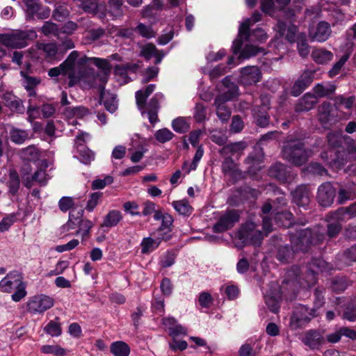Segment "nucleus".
<instances>
[{"label":"nucleus","instance_id":"f257e3e1","mask_svg":"<svg viewBox=\"0 0 356 356\" xmlns=\"http://www.w3.org/2000/svg\"><path fill=\"white\" fill-rule=\"evenodd\" d=\"M222 86L221 93L215 100L216 114L222 122H227L231 116V110L226 105V102L238 97V87L231 81L229 76H226L222 80Z\"/></svg>","mask_w":356,"mask_h":356},{"label":"nucleus","instance_id":"f03ea898","mask_svg":"<svg viewBox=\"0 0 356 356\" xmlns=\"http://www.w3.org/2000/svg\"><path fill=\"white\" fill-rule=\"evenodd\" d=\"M155 88L154 84H150L145 90H140L136 93V104L141 114L145 113L148 115V119L152 124H155L158 120V111L160 108L157 95L153 97L149 102L146 104L147 97L153 92Z\"/></svg>","mask_w":356,"mask_h":356},{"label":"nucleus","instance_id":"7ed1b4c3","mask_svg":"<svg viewBox=\"0 0 356 356\" xmlns=\"http://www.w3.org/2000/svg\"><path fill=\"white\" fill-rule=\"evenodd\" d=\"M78 83H83L84 86L88 88H97L99 92L105 88L107 83V78L105 75H101L96 72L94 69L88 67L85 65L81 71L70 76L68 82L69 87H73Z\"/></svg>","mask_w":356,"mask_h":356},{"label":"nucleus","instance_id":"20e7f679","mask_svg":"<svg viewBox=\"0 0 356 356\" xmlns=\"http://www.w3.org/2000/svg\"><path fill=\"white\" fill-rule=\"evenodd\" d=\"M319 240L318 238L316 239L314 238V235L311 229H306L302 230L298 234V241H295L293 239V249H295V250H291L288 246L280 247L277 251V258L281 262H287L293 257L295 251L298 250L306 251L307 249L305 247V244L307 245L308 244L316 243L317 241Z\"/></svg>","mask_w":356,"mask_h":356},{"label":"nucleus","instance_id":"39448f33","mask_svg":"<svg viewBox=\"0 0 356 356\" xmlns=\"http://www.w3.org/2000/svg\"><path fill=\"white\" fill-rule=\"evenodd\" d=\"M275 30L281 36L284 35L289 42H297V48L300 56L306 57L308 56L309 49L307 42L306 35L302 33L297 34V27L295 25H286L283 22H279Z\"/></svg>","mask_w":356,"mask_h":356},{"label":"nucleus","instance_id":"423d86ee","mask_svg":"<svg viewBox=\"0 0 356 356\" xmlns=\"http://www.w3.org/2000/svg\"><path fill=\"white\" fill-rule=\"evenodd\" d=\"M282 156L292 164L301 165L312 156V151L303 148V143L300 140H288L284 145Z\"/></svg>","mask_w":356,"mask_h":356},{"label":"nucleus","instance_id":"0eeeda50","mask_svg":"<svg viewBox=\"0 0 356 356\" xmlns=\"http://www.w3.org/2000/svg\"><path fill=\"white\" fill-rule=\"evenodd\" d=\"M25 288L22 276L18 271L10 272L0 282V290L2 292L11 293L16 289L12 295V299L15 302L20 301L26 295Z\"/></svg>","mask_w":356,"mask_h":356},{"label":"nucleus","instance_id":"6e6552de","mask_svg":"<svg viewBox=\"0 0 356 356\" xmlns=\"http://www.w3.org/2000/svg\"><path fill=\"white\" fill-rule=\"evenodd\" d=\"M36 32L31 30H17L11 33L0 34V43L7 47L20 49L25 47L29 41L37 38Z\"/></svg>","mask_w":356,"mask_h":356},{"label":"nucleus","instance_id":"1a4fd4ad","mask_svg":"<svg viewBox=\"0 0 356 356\" xmlns=\"http://www.w3.org/2000/svg\"><path fill=\"white\" fill-rule=\"evenodd\" d=\"M237 236L244 243L259 245L264 238V235L252 222L243 224L237 233Z\"/></svg>","mask_w":356,"mask_h":356},{"label":"nucleus","instance_id":"9d476101","mask_svg":"<svg viewBox=\"0 0 356 356\" xmlns=\"http://www.w3.org/2000/svg\"><path fill=\"white\" fill-rule=\"evenodd\" d=\"M79 56V53L77 51H73L69 54L65 60L60 64L63 70V75L67 74L69 79L70 76L72 74H76L81 71L87 61L89 60V58L86 56L78 59Z\"/></svg>","mask_w":356,"mask_h":356},{"label":"nucleus","instance_id":"9b49d317","mask_svg":"<svg viewBox=\"0 0 356 356\" xmlns=\"http://www.w3.org/2000/svg\"><path fill=\"white\" fill-rule=\"evenodd\" d=\"M317 315L316 309L300 305L291 316L289 326L292 330H297Z\"/></svg>","mask_w":356,"mask_h":356},{"label":"nucleus","instance_id":"f8f14e48","mask_svg":"<svg viewBox=\"0 0 356 356\" xmlns=\"http://www.w3.org/2000/svg\"><path fill=\"white\" fill-rule=\"evenodd\" d=\"M26 6V15L27 20H33L35 17L38 19H47L51 13L49 7L42 6L36 0H23Z\"/></svg>","mask_w":356,"mask_h":356},{"label":"nucleus","instance_id":"ddd939ff","mask_svg":"<svg viewBox=\"0 0 356 356\" xmlns=\"http://www.w3.org/2000/svg\"><path fill=\"white\" fill-rule=\"evenodd\" d=\"M260 20H261V15L259 13L256 12V13H253L251 18H247L243 22H242L241 23V24L239 26V29H238V33L237 38L235 40H234L233 44L232 47V51L234 54H236L238 49L240 48L241 43V39L243 37L246 39L248 37L249 29H250V26L256 22H258Z\"/></svg>","mask_w":356,"mask_h":356},{"label":"nucleus","instance_id":"4468645a","mask_svg":"<svg viewBox=\"0 0 356 356\" xmlns=\"http://www.w3.org/2000/svg\"><path fill=\"white\" fill-rule=\"evenodd\" d=\"M239 218L238 211L228 210L220 216L218 221L213 226V230L216 232H223L232 228L239 220Z\"/></svg>","mask_w":356,"mask_h":356},{"label":"nucleus","instance_id":"2eb2a0df","mask_svg":"<svg viewBox=\"0 0 356 356\" xmlns=\"http://www.w3.org/2000/svg\"><path fill=\"white\" fill-rule=\"evenodd\" d=\"M332 268L331 266L323 259H316L313 260L309 264V269L312 273L307 275V280L305 281V283H301L302 286L303 288L312 287L316 282V278L314 274L330 270Z\"/></svg>","mask_w":356,"mask_h":356},{"label":"nucleus","instance_id":"dca6fc26","mask_svg":"<svg viewBox=\"0 0 356 356\" xmlns=\"http://www.w3.org/2000/svg\"><path fill=\"white\" fill-rule=\"evenodd\" d=\"M54 305L51 298L39 295L33 296L27 303V310L31 313H42Z\"/></svg>","mask_w":356,"mask_h":356},{"label":"nucleus","instance_id":"f3484780","mask_svg":"<svg viewBox=\"0 0 356 356\" xmlns=\"http://www.w3.org/2000/svg\"><path fill=\"white\" fill-rule=\"evenodd\" d=\"M261 79V72L256 66L243 67L240 72L239 82L244 86L254 85Z\"/></svg>","mask_w":356,"mask_h":356},{"label":"nucleus","instance_id":"a211bd4d","mask_svg":"<svg viewBox=\"0 0 356 356\" xmlns=\"http://www.w3.org/2000/svg\"><path fill=\"white\" fill-rule=\"evenodd\" d=\"M336 191L330 182L321 184L318 190L317 200L323 207L330 206L334 199Z\"/></svg>","mask_w":356,"mask_h":356},{"label":"nucleus","instance_id":"6ab92c4d","mask_svg":"<svg viewBox=\"0 0 356 356\" xmlns=\"http://www.w3.org/2000/svg\"><path fill=\"white\" fill-rule=\"evenodd\" d=\"M270 289L267 291L264 295L265 302L269 309L273 312L277 313L280 309V302L281 300V291L277 284H273Z\"/></svg>","mask_w":356,"mask_h":356},{"label":"nucleus","instance_id":"aec40b11","mask_svg":"<svg viewBox=\"0 0 356 356\" xmlns=\"http://www.w3.org/2000/svg\"><path fill=\"white\" fill-rule=\"evenodd\" d=\"M262 105L261 107H257L253 109V115L257 125L261 127H265L268 124L269 117L266 113L269 108V99L266 97L261 98Z\"/></svg>","mask_w":356,"mask_h":356},{"label":"nucleus","instance_id":"412c9836","mask_svg":"<svg viewBox=\"0 0 356 356\" xmlns=\"http://www.w3.org/2000/svg\"><path fill=\"white\" fill-rule=\"evenodd\" d=\"M314 72H304L293 84L291 93L294 97L300 95L313 81Z\"/></svg>","mask_w":356,"mask_h":356},{"label":"nucleus","instance_id":"4be33fe9","mask_svg":"<svg viewBox=\"0 0 356 356\" xmlns=\"http://www.w3.org/2000/svg\"><path fill=\"white\" fill-rule=\"evenodd\" d=\"M331 33L332 31L330 24L322 21L318 24L314 31L309 33V36L312 41L323 42L330 38Z\"/></svg>","mask_w":356,"mask_h":356},{"label":"nucleus","instance_id":"5701e85b","mask_svg":"<svg viewBox=\"0 0 356 356\" xmlns=\"http://www.w3.org/2000/svg\"><path fill=\"white\" fill-rule=\"evenodd\" d=\"M50 178L51 177L44 169L39 168L32 175L28 176L24 179V184L29 188L34 184L43 186L47 184Z\"/></svg>","mask_w":356,"mask_h":356},{"label":"nucleus","instance_id":"b1692460","mask_svg":"<svg viewBox=\"0 0 356 356\" xmlns=\"http://www.w3.org/2000/svg\"><path fill=\"white\" fill-rule=\"evenodd\" d=\"M243 40H245V38L243 37L241 39V46L238 49V51L235 55L238 54V60H247L250 58L251 57L255 56L259 54H265V49L262 47H259L258 46H255L253 44H246L241 50L242 44ZM234 54V53L233 52Z\"/></svg>","mask_w":356,"mask_h":356},{"label":"nucleus","instance_id":"393cba45","mask_svg":"<svg viewBox=\"0 0 356 356\" xmlns=\"http://www.w3.org/2000/svg\"><path fill=\"white\" fill-rule=\"evenodd\" d=\"M99 104H103L107 111L113 113L118 109L117 97L115 94L106 91L105 88L99 92Z\"/></svg>","mask_w":356,"mask_h":356},{"label":"nucleus","instance_id":"a878e982","mask_svg":"<svg viewBox=\"0 0 356 356\" xmlns=\"http://www.w3.org/2000/svg\"><path fill=\"white\" fill-rule=\"evenodd\" d=\"M340 209H338L335 212L331 213L327 216V220L329 222L327 225V234L330 238L336 236L341 229V222L346 220L350 219L349 215H346L344 219L340 218H335V213H337Z\"/></svg>","mask_w":356,"mask_h":356},{"label":"nucleus","instance_id":"bb28decb","mask_svg":"<svg viewBox=\"0 0 356 356\" xmlns=\"http://www.w3.org/2000/svg\"><path fill=\"white\" fill-rule=\"evenodd\" d=\"M293 201L300 207H306L310 202V193L308 188L302 185L292 193Z\"/></svg>","mask_w":356,"mask_h":356},{"label":"nucleus","instance_id":"cd10ccee","mask_svg":"<svg viewBox=\"0 0 356 356\" xmlns=\"http://www.w3.org/2000/svg\"><path fill=\"white\" fill-rule=\"evenodd\" d=\"M5 105L13 112L23 113L25 108L22 99L10 94L6 93L3 95Z\"/></svg>","mask_w":356,"mask_h":356},{"label":"nucleus","instance_id":"c85d7f7f","mask_svg":"<svg viewBox=\"0 0 356 356\" xmlns=\"http://www.w3.org/2000/svg\"><path fill=\"white\" fill-rule=\"evenodd\" d=\"M269 174L270 177L281 182H287L292 179L286 167L282 163H276L273 165L269 170Z\"/></svg>","mask_w":356,"mask_h":356},{"label":"nucleus","instance_id":"c756f323","mask_svg":"<svg viewBox=\"0 0 356 356\" xmlns=\"http://www.w3.org/2000/svg\"><path fill=\"white\" fill-rule=\"evenodd\" d=\"M302 341L306 346L312 349H318L324 343L322 335L318 332L313 330L306 332Z\"/></svg>","mask_w":356,"mask_h":356},{"label":"nucleus","instance_id":"7c9ffc66","mask_svg":"<svg viewBox=\"0 0 356 356\" xmlns=\"http://www.w3.org/2000/svg\"><path fill=\"white\" fill-rule=\"evenodd\" d=\"M316 102L317 99L316 96L310 92L306 93L298 100V104L296 105L295 110L296 112L309 111L314 106Z\"/></svg>","mask_w":356,"mask_h":356},{"label":"nucleus","instance_id":"2f4dec72","mask_svg":"<svg viewBox=\"0 0 356 356\" xmlns=\"http://www.w3.org/2000/svg\"><path fill=\"white\" fill-rule=\"evenodd\" d=\"M70 15L69 6L65 3H56L52 12V18L57 22H64Z\"/></svg>","mask_w":356,"mask_h":356},{"label":"nucleus","instance_id":"473e14b6","mask_svg":"<svg viewBox=\"0 0 356 356\" xmlns=\"http://www.w3.org/2000/svg\"><path fill=\"white\" fill-rule=\"evenodd\" d=\"M7 186L8 187V193L10 195L15 196L17 194L20 186V180L18 173L15 170H10Z\"/></svg>","mask_w":356,"mask_h":356},{"label":"nucleus","instance_id":"72a5a7b5","mask_svg":"<svg viewBox=\"0 0 356 356\" xmlns=\"http://www.w3.org/2000/svg\"><path fill=\"white\" fill-rule=\"evenodd\" d=\"M335 89L336 87L333 84L327 83L326 85H323L318 83L313 88V95L316 96V99L318 98L327 97L330 95L334 93Z\"/></svg>","mask_w":356,"mask_h":356},{"label":"nucleus","instance_id":"f704fd0d","mask_svg":"<svg viewBox=\"0 0 356 356\" xmlns=\"http://www.w3.org/2000/svg\"><path fill=\"white\" fill-rule=\"evenodd\" d=\"M312 57L316 63L325 64L332 60L333 54L324 49H317L312 51Z\"/></svg>","mask_w":356,"mask_h":356},{"label":"nucleus","instance_id":"c9c22d12","mask_svg":"<svg viewBox=\"0 0 356 356\" xmlns=\"http://www.w3.org/2000/svg\"><path fill=\"white\" fill-rule=\"evenodd\" d=\"M77 6L84 13L92 15H96L99 13V5L97 0L81 1V3L77 4Z\"/></svg>","mask_w":356,"mask_h":356},{"label":"nucleus","instance_id":"e433bc0d","mask_svg":"<svg viewBox=\"0 0 356 356\" xmlns=\"http://www.w3.org/2000/svg\"><path fill=\"white\" fill-rule=\"evenodd\" d=\"M111 352L115 356H129L130 348L124 341H115L111 345Z\"/></svg>","mask_w":356,"mask_h":356},{"label":"nucleus","instance_id":"4c0bfd02","mask_svg":"<svg viewBox=\"0 0 356 356\" xmlns=\"http://www.w3.org/2000/svg\"><path fill=\"white\" fill-rule=\"evenodd\" d=\"M122 218L120 211L113 210L105 216L101 227H111L115 226L122 220Z\"/></svg>","mask_w":356,"mask_h":356},{"label":"nucleus","instance_id":"58836bf2","mask_svg":"<svg viewBox=\"0 0 356 356\" xmlns=\"http://www.w3.org/2000/svg\"><path fill=\"white\" fill-rule=\"evenodd\" d=\"M10 137L13 143L15 144H22L28 139L29 133L26 130L13 127L10 131Z\"/></svg>","mask_w":356,"mask_h":356},{"label":"nucleus","instance_id":"ea45409f","mask_svg":"<svg viewBox=\"0 0 356 356\" xmlns=\"http://www.w3.org/2000/svg\"><path fill=\"white\" fill-rule=\"evenodd\" d=\"M356 197V186L353 184L346 188H341L339 193V202L343 204L348 200Z\"/></svg>","mask_w":356,"mask_h":356},{"label":"nucleus","instance_id":"a19ab883","mask_svg":"<svg viewBox=\"0 0 356 356\" xmlns=\"http://www.w3.org/2000/svg\"><path fill=\"white\" fill-rule=\"evenodd\" d=\"M89 60H92L99 69L102 70V72L99 73V74L105 75L108 79L112 69L108 60L99 58H89Z\"/></svg>","mask_w":356,"mask_h":356},{"label":"nucleus","instance_id":"79ce46f5","mask_svg":"<svg viewBox=\"0 0 356 356\" xmlns=\"http://www.w3.org/2000/svg\"><path fill=\"white\" fill-rule=\"evenodd\" d=\"M123 1L122 0H108V13L114 17H120L123 15Z\"/></svg>","mask_w":356,"mask_h":356},{"label":"nucleus","instance_id":"37998d69","mask_svg":"<svg viewBox=\"0 0 356 356\" xmlns=\"http://www.w3.org/2000/svg\"><path fill=\"white\" fill-rule=\"evenodd\" d=\"M77 151L80 161L84 164H90L95 159V153L86 145H80Z\"/></svg>","mask_w":356,"mask_h":356},{"label":"nucleus","instance_id":"c03bdc74","mask_svg":"<svg viewBox=\"0 0 356 356\" xmlns=\"http://www.w3.org/2000/svg\"><path fill=\"white\" fill-rule=\"evenodd\" d=\"M22 158L27 161H36L40 157V151L35 145H30L21 150Z\"/></svg>","mask_w":356,"mask_h":356},{"label":"nucleus","instance_id":"a18cd8bd","mask_svg":"<svg viewBox=\"0 0 356 356\" xmlns=\"http://www.w3.org/2000/svg\"><path fill=\"white\" fill-rule=\"evenodd\" d=\"M40 31L45 36L51 35H58L60 33L58 25L51 21L44 22L42 26L40 28Z\"/></svg>","mask_w":356,"mask_h":356},{"label":"nucleus","instance_id":"49530a36","mask_svg":"<svg viewBox=\"0 0 356 356\" xmlns=\"http://www.w3.org/2000/svg\"><path fill=\"white\" fill-rule=\"evenodd\" d=\"M330 111L331 105L329 103H323L319 107V120L323 126L332 121Z\"/></svg>","mask_w":356,"mask_h":356},{"label":"nucleus","instance_id":"de8ad7c7","mask_svg":"<svg viewBox=\"0 0 356 356\" xmlns=\"http://www.w3.org/2000/svg\"><path fill=\"white\" fill-rule=\"evenodd\" d=\"M172 206L181 215L188 216L191 213L192 207L186 200L174 201Z\"/></svg>","mask_w":356,"mask_h":356},{"label":"nucleus","instance_id":"09e8293b","mask_svg":"<svg viewBox=\"0 0 356 356\" xmlns=\"http://www.w3.org/2000/svg\"><path fill=\"white\" fill-rule=\"evenodd\" d=\"M267 38L268 35L266 31L261 28H258L254 29L251 33L249 32V35L245 39V40H249L250 41H254L262 43L266 42Z\"/></svg>","mask_w":356,"mask_h":356},{"label":"nucleus","instance_id":"8fccbe9b","mask_svg":"<svg viewBox=\"0 0 356 356\" xmlns=\"http://www.w3.org/2000/svg\"><path fill=\"white\" fill-rule=\"evenodd\" d=\"M173 136L174 134L167 128L161 129L154 134L156 140L161 143L170 141Z\"/></svg>","mask_w":356,"mask_h":356},{"label":"nucleus","instance_id":"3c124183","mask_svg":"<svg viewBox=\"0 0 356 356\" xmlns=\"http://www.w3.org/2000/svg\"><path fill=\"white\" fill-rule=\"evenodd\" d=\"M36 47L38 50L44 51L48 57L55 56L58 51V47L55 43H38Z\"/></svg>","mask_w":356,"mask_h":356},{"label":"nucleus","instance_id":"603ef678","mask_svg":"<svg viewBox=\"0 0 356 356\" xmlns=\"http://www.w3.org/2000/svg\"><path fill=\"white\" fill-rule=\"evenodd\" d=\"M173 129L178 133H186L189 129L190 126L184 118H177L172 122Z\"/></svg>","mask_w":356,"mask_h":356},{"label":"nucleus","instance_id":"864d4df0","mask_svg":"<svg viewBox=\"0 0 356 356\" xmlns=\"http://www.w3.org/2000/svg\"><path fill=\"white\" fill-rule=\"evenodd\" d=\"M135 31L138 33L141 36L146 38H152L155 37L156 33L153 31L151 26L145 25L143 23H139L135 28Z\"/></svg>","mask_w":356,"mask_h":356},{"label":"nucleus","instance_id":"5fc2aeb1","mask_svg":"<svg viewBox=\"0 0 356 356\" xmlns=\"http://www.w3.org/2000/svg\"><path fill=\"white\" fill-rule=\"evenodd\" d=\"M44 330L51 337H58L60 335L62 332L60 324L54 321H49L44 327Z\"/></svg>","mask_w":356,"mask_h":356},{"label":"nucleus","instance_id":"6e6d98bb","mask_svg":"<svg viewBox=\"0 0 356 356\" xmlns=\"http://www.w3.org/2000/svg\"><path fill=\"white\" fill-rule=\"evenodd\" d=\"M106 35V30L103 28L92 29L87 32L86 40L89 42H95Z\"/></svg>","mask_w":356,"mask_h":356},{"label":"nucleus","instance_id":"4d7b16f0","mask_svg":"<svg viewBox=\"0 0 356 356\" xmlns=\"http://www.w3.org/2000/svg\"><path fill=\"white\" fill-rule=\"evenodd\" d=\"M159 243L160 241L158 239H153L150 237L145 238L141 243L142 253L146 254L149 252V251L152 249L157 248L159 245Z\"/></svg>","mask_w":356,"mask_h":356},{"label":"nucleus","instance_id":"13d9d810","mask_svg":"<svg viewBox=\"0 0 356 356\" xmlns=\"http://www.w3.org/2000/svg\"><path fill=\"white\" fill-rule=\"evenodd\" d=\"M41 351L44 353H52L56 356H65V350L58 345H44L41 347Z\"/></svg>","mask_w":356,"mask_h":356},{"label":"nucleus","instance_id":"bf43d9fd","mask_svg":"<svg viewBox=\"0 0 356 356\" xmlns=\"http://www.w3.org/2000/svg\"><path fill=\"white\" fill-rule=\"evenodd\" d=\"M348 58L349 56L348 54H345L341 56V58L332 66L331 70L328 72L330 77H334L340 72L341 67L348 60Z\"/></svg>","mask_w":356,"mask_h":356},{"label":"nucleus","instance_id":"052dcab7","mask_svg":"<svg viewBox=\"0 0 356 356\" xmlns=\"http://www.w3.org/2000/svg\"><path fill=\"white\" fill-rule=\"evenodd\" d=\"M334 215L335 218H340L342 219H344V216H346V215H349L350 218L356 217V202L347 208L340 209V210Z\"/></svg>","mask_w":356,"mask_h":356},{"label":"nucleus","instance_id":"680f3d73","mask_svg":"<svg viewBox=\"0 0 356 356\" xmlns=\"http://www.w3.org/2000/svg\"><path fill=\"white\" fill-rule=\"evenodd\" d=\"M355 98L353 97L345 99L342 96H339L336 98L334 104L337 109L342 107L349 109L353 106Z\"/></svg>","mask_w":356,"mask_h":356},{"label":"nucleus","instance_id":"e2e57ef3","mask_svg":"<svg viewBox=\"0 0 356 356\" xmlns=\"http://www.w3.org/2000/svg\"><path fill=\"white\" fill-rule=\"evenodd\" d=\"M345 138L342 136L341 131L330 133L327 136V140L332 147L340 146Z\"/></svg>","mask_w":356,"mask_h":356},{"label":"nucleus","instance_id":"0e129e2a","mask_svg":"<svg viewBox=\"0 0 356 356\" xmlns=\"http://www.w3.org/2000/svg\"><path fill=\"white\" fill-rule=\"evenodd\" d=\"M156 47L152 43H148L142 47L140 51V56L144 57L146 60H149L154 56L156 52Z\"/></svg>","mask_w":356,"mask_h":356},{"label":"nucleus","instance_id":"69168bd1","mask_svg":"<svg viewBox=\"0 0 356 356\" xmlns=\"http://www.w3.org/2000/svg\"><path fill=\"white\" fill-rule=\"evenodd\" d=\"M40 83V79L24 74V86L26 91L35 89Z\"/></svg>","mask_w":356,"mask_h":356},{"label":"nucleus","instance_id":"338daca9","mask_svg":"<svg viewBox=\"0 0 356 356\" xmlns=\"http://www.w3.org/2000/svg\"><path fill=\"white\" fill-rule=\"evenodd\" d=\"M92 226L93 223L91 221L88 220H81L79 223V230L76 231V234L81 233L83 237L88 236Z\"/></svg>","mask_w":356,"mask_h":356},{"label":"nucleus","instance_id":"774afa93","mask_svg":"<svg viewBox=\"0 0 356 356\" xmlns=\"http://www.w3.org/2000/svg\"><path fill=\"white\" fill-rule=\"evenodd\" d=\"M102 196V193L101 192H95L90 195V198L88 201L86 209L89 211H92L95 207L97 205L99 200Z\"/></svg>","mask_w":356,"mask_h":356}]
</instances>
